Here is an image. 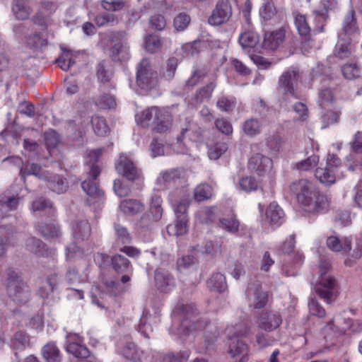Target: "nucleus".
<instances>
[{
  "label": "nucleus",
  "instance_id": "obj_25",
  "mask_svg": "<svg viewBox=\"0 0 362 362\" xmlns=\"http://www.w3.org/2000/svg\"><path fill=\"white\" fill-rule=\"evenodd\" d=\"M239 42L243 49L250 52L259 45V36L255 31L249 30L240 35Z\"/></svg>",
  "mask_w": 362,
  "mask_h": 362
},
{
  "label": "nucleus",
  "instance_id": "obj_13",
  "mask_svg": "<svg viewBox=\"0 0 362 362\" xmlns=\"http://www.w3.org/2000/svg\"><path fill=\"white\" fill-rule=\"evenodd\" d=\"M286 30L281 27L276 30L266 32L262 42V47L266 50H276L284 42Z\"/></svg>",
  "mask_w": 362,
  "mask_h": 362
},
{
  "label": "nucleus",
  "instance_id": "obj_45",
  "mask_svg": "<svg viewBox=\"0 0 362 362\" xmlns=\"http://www.w3.org/2000/svg\"><path fill=\"white\" fill-rule=\"evenodd\" d=\"M11 344L15 349H25L30 346V337L26 333L18 331L11 339Z\"/></svg>",
  "mask_w": 362,
  "mask_h": 362
},
{
  "label": "nucleus",
  "instance_id": "obj_10",
  "mask_svg": "<svg viewBox=\"0 0 362 362\" xmlns=\"http://www.w3.org/2000/svg\"><path fill=\"white\" fill-rule=\"evenodd\" d=\"M189 329L194 331L206 329L204 334L206 349L216 341L220 334V330L216 326L208 323L206 320L202 318L193 321L192 325L189 326Z\"/></svg>",
  "mask_w": 362,
  "mask_h": 362
},
{
  "label": "nucleus",
  "instance_id": "obj_47",
  "mask_svg": "<svg viewBox=\"0 0 362 362\" xmlns=\"http://www.w3.org/2000/svg\"><path fill=\"white\" fill-rule=\"evenodd\" d=\"M12 11L18 20H25L30 14V9L25 6L20 0H14L12 5Z\"/></svg>",
  "mask_w": 362,
  "mask_h": 362
},
{
  "label": "nucleus",
  "instance_id": "obj_48",
  "mask_svg": "<svg viewBox=\"0 0 362 362\" xmlns=\"http://www.w3.org/2000/svg\"><path fill=\"white\" fill-rule=\"evenodd\" d=\"M163 42L160 37L156 35H148L145 38V48L151 53H156L162 48Z\"/></svg>",
  "mask_w": 362,
  "mask_h": 362
},
{
  "label": "nucleus",
  "instance_id": "obj_63",
  "mask_svg": "<svg viewBox=\"0 0 362 362\" xmlns=\"http://www.w3.org/2000/svg\"><path fill=\"white\" fill-rule=\"evenodd\" d=\"M96 104L101 108L111 109L116 106V101L112 95L105 94L98 98Z\"/></svg>",
  "mask_w": 362,
  "mask_h": 362
},
{
  "label": "nucleus",
  "instance_id": "obj_19",
  "mask_svg": "<svg viewBox=\"0 0 362 362\" xmlns=\"http://www.w3.org/2000/svg\"><path fill=\"white\" fill-rule=\"evenodd\" d=\"M282 322L280 314L277 312L265 311L259 317V327L267 332L278 328Z\"/></svg>",
  "mask_w": 362,
  "mask_h": 362
},
{
  "label": "nucleus",
  "instance_id": "obj_4",
  "mask_svg": "<svg viewBox=\"0 0 362 362\" xmlns=\"http://www.w3.org/2000/svg\"><path fill=\"white\" fill-rule=\"evenodd\" d=\"M300 78L301 72L298 68L293 66L289 67L280 76L277 90L284 101L291 102L292 99L299 98L296 86Z\"/></svg>",
  "mask_w": 362,
  "mask_h": 362
},
{
  "label": "nucleus",
  "instance_id": "obj_56",
  "mask_svg": "<svg viewBox=\"0 0 362 362\" xmlns=\"http://www.w3.org/2000/svg\"><path fill=\"white\" fill-rule=\"evenodd\" d=\"M266 143L271 152L277 153L282 147L284 139L279 134H273L267 139Z\"/></svg>",
  "mask_w": 362,
  "mask_h": 362
},
{
  "label": "nucleus",
  "instance_id": "obj_2",
  "mask_svg": "<svg viewBox=\"0 0 362 362\" xmlns=\"http://www.w3.org/2000/svg\"><path fill=\"white\" fill-rule=\"evenodd\" d=\"M102 154L101 149L90 151L88 154V160L87 165L88 167V179L81 183L83 191L89 197L88 202L90 204L100 202L104 197V192L99 187L97 178L100 173V169L96 165V162Z\"/></svg>",
  "mask_w": 362,
  "mask_h": 362
},
{
  "label": "nucleus",
  "instance_id": "obj_53",
  "mask_svg": "<svg viewBox=\"0 0 362 362\" xmlns=\"http://www.w3.org/2000/svg\"><path fill=\"white\" fill-rule=\"evenodd\" d=\"M207 73L204 69L195 68L192 76L186 81V87L192 88L202 81L206 76Z\"/></svg>",
  "mask_w": 362,
  "mask_h": 362
},
{
  "label": "nucleus",
  "instance_id": "obj_49",
  "mask_svg": "<svg viewBox=\"0 0 362 362\" xmlns=\"http://www.w3.org/2000/svg\"><path fill=\"white\" fill-rule=\"evenodd\" d=\"M213 189L208 184H201L194 189V199L198 202H202L210 199L212 197Z\"/></svg>",
  "mask_w": 362,
  "mask_h": 362
},
{
  "label": "nucleus",
  "instance_id": "obj_28",
  "mask_svg": "<svg viewBox=\"0 0 362 362\" xmlns=\"http://www.w3.org/2000/svg\"><path fill=\"white\" fill-rule=\"evenodd\" d=\"M284 213L276 203H272L266 210V218L271 224L280 225L284 221Z\"/></svg>",
  "mask_w": 362,
  "mask_h": 362
},
{
  "label": "nucleus",
  "instance_id": "obj_58",
  "mask_svg": "<svg viewBox=\"0 0 362 362\" xmlns=\"http://www.w3.org/2000/svg\"><path fill=\"white\" fill-rule=\"evenodd\" d=\"M239 187L242 190L249 192L257 190L258 184L254 177L247 176L240 180Z\"/></svg>",
  "mask_w": 362,
  "mask_h": 362
},
{
  "label": "nucleus",
  "instance_id": "obj_50",
  "mask_svg": "<svg viewBox=\"0 0 362 362\" xmlns=\"http://www.w3.org/2000/svg\"><path fill=\"white\" fill-rule=\"evenodd\" d=\"M101 6L109 11H119L128 6V0H102Z\"/></svg>",
  "mask_w": 362,
  "mask_h": 362
},
{
  "label": "nucleus",
  "instance_id": "obj_23",
  "mask_svg": "<svg viewBox=\"0 0 362 362\" xmlns=\"http://www.w3.org/2000/svg\"><path fill=\"white\" fill-rule=\"evenodd\" d=\"M327 247L333 252H342L344 255H349L351 250V241L347 238L340 240L338 237L331 235L327 238Z\"/></svg>",
  "mask_w": 362,
  "mask_h": 362
},
{
  "label": "nucleus",
  "instance_id": "obj_5",
  "mask_svg": "<svg viewBox=\"0 0 362 362\" xmlns=\"http://www.w3.org/2000/svg\"><path fill=\"white\" fill-rule=\"evenodd\" d=\"M158 74L148 59H143L137 66L136 84L144 91L155 88L158 84Z\"/></svg>",
  "mask_w": 362,
  "mask_h": 362
},
{
  "label": "nucleus",
  "instance_id": "obj_42",
  "mask_svg": "<svg viewBox=\"0 0 362 362\" xmlns=\"http://www.w3.org/2000/svg\"><path fill=\"white\" fill-rule=\"evenodd\" d=\"M239 222L233 214L219 219L218 226L221 228L231 233H237L239 230Z\"/></svg>",
  "mask_w": 362,
  "mask_h": 362
},
{
  "label": "nucleus",
  "instance_id": "obj_44",
  "mask_svg": "<svg viewBox=\"0 0 362 362\" xmlns=\"http://www.w3.org/2000/svg\"><path fill=\"white\" fill-rule=\"evenodd\" d=\"M162 199L159 195H154L151 197L150 206V214L152 220L158 221L163 216V209L161 206Z\"/></svg>",
  "mask_w": 362,
  "mask_h": 362
},
{
  "label": "nucleus",
  "instance_id": "obj_57",
  "mask_svg": "<svg viewBox=\"0 0 362 362\" xmlns=\"http://www.w3.org/2000/svg\"><path fill=\"white\" fill-rule=\"evenodd\" d=\"M334 95L332 91L329 88H325L319 92L318 103L322 108H325L332 103Z\"/></svg>",
  "mask_w": 362,
  "mask_h": 362
},
{
  "label": "nucleus",
  "instance_id": "obj_41",
  "mask_svg": "<svg viewBox=\"0 0 362 362\" xmlns=\"http://www.w3.org/2000/svg\"><path fill=\"white\" fill-rule=\"evenodd\" d=\"M32 209L33 211H45L50 216H54L55 214L52 202L42 197L33 202Z\"/></svg>",
  "mask_w": 362,
  "mask_h": 362
},
{
  "label": "nucleus",
  "instance_id": "obj_37",
  "mask_svg": "<svg viewBox=\"0 0 362 362\" xmlns=\"http://www.w3.org/2000/svg\"><path fill=\"white\" fill-rule=\"evenodd\" d=\"M262 122L259 119L252 117L247 119L243 125L244 133L250 137L259 134L262 132Z\"/></svg>",
  "mask_w": 362,
  "mask_h": 362
},
{
  "label": "nucleus",
  "instance_id": "obj_7",
  "mask_svg": "<svg viewBox=\"0 0 362 362\" xmlns=\"http://www.w3.org/2000/svg\"><path fill=\"white\" fill-rule=\"evenodd\" d=\"M111 267L117 274H121L120 283L126 284L131 280L133 267L131 262L121 254H116L110 259Z\"/></svg>",
  "mask_w": 362,
  "mask_h": 362
},
{
  "label": "nucleus",
  "instance_id": "obj_60",
  "mask_svg": "<svg viewBox=\"0 0 362 362\" xmlns=\"http://www.w3.org/2000/svg\"><path fill=\"white\" fill-rule=\"evenodd\" d=\"M319 162V157L316 155H312L304 160L296 163V168L300 170H309L317 165Z\"/></svg>",
  "mask_w": 362,
  "mask_h": 362
},
{
  "label": "nucleus",
  "instance_id": "obj_18",
  "mask_svg": "<svg viewBox=\"0 0 362 362\" xmlns=\"http://www.w3.org/2000/svg\"><path fill=\"white\" fill-rule=\"evenodd\" d=\"M358 34V27L355 11L350 9L344 18L341 32L339 33V35H342V37L353 40Z\"/></svg>",
  "mask_w": 362,
  "mask_h": 362
},
{
  "label": "nucleus",
  "instance_id": "obj_8",
  "mask_svg": "<svg viewBox=\"0 0 362 362\" xmlns=\"http://www.w3.org/2000/svg\"><path fill=\"white\" fill-rule=\"evenodd\" d=\"M117 170L128 180L134 182L142 178V173L133 160L127 155L121 154L117 164Z\"/></svg>",
  "mask_w": 362,
  "mask_h": 362
},
{
  "label": "nucleus",
  "instance_id": "obj_16",
  "mask_svg": "<svg viewBox=\"0 0 362 362\" xmlns=\"http://www.w3.org/2000/svg\"><path fill=\"white\" fill-rule=\"evenodd\" d=\"M272 165V160L261 153L252 156L248 162L249 169L259 175H264L269 172Z\"/></svg>",
  "mask_w": 362,
  "mask_h": 362
},
{
  "label": "nucleus",
  "instance_id": "obj_54",
  "mask_svg": "<svg viewBox=\"0 0 362 362\" xmlns=\"http://www.w3.org/2000/svg\"><path fill=\"white\" fill-rule=\"evenodd\" d=\"M18 204V198L14 197L0 200V216L16 209Z\"/></svg>",
  "mask_w": 362,
  "mask_h": 362
},
{
  "label": "nucleus",
  "instance_id": "obj_62",
  "mask_svg": "<svg viewBox=\"0 0 362 362\" xmlns=\"http://www.w3.org/2000/svg\"><path fill=\"white\" fill-rule=\"evenodd\" d=\"M228 149L225 143L216 144L209 150V156L211 159L216 160L219 158Z\"/></svg>",
  "mask_w": 362,
  "mask_h": 362
},
{
  "label": "nucleus",
  "instance_id": "obj_20",
  "mask_svg": "<svg viewBox=\"0 0 362 362\" xmlns=\"http://www.w3.org/2000/svg\"><path fill=\"white\" fill-rule=\"evenodd\" d=\"M73 237L76 243L88 240L91 234V228L86 219H76L72 223Z\"/></svg>",
  "mask_w": 362,
  "mask_h": 362
},
{
  "label": "nucleus",
  "instance_id": "obj_3",
  "mask_svg": "<svg viewBox=\"0 0 362 362\" xmlns=\"http://www.w3.org/2000/svg\"><path fill=\"white\" fill-rule=\"evenodd\" d=\"M5 286L6 293L13 301L24 304L30 297V289L28 285L23 281L18 274L8 268L6 271Z\"/></svg>",
  "mask_w": 362,
  "mask_h": 362
},
{
  "label": "nucleus",
  "instance_id": "obj_6",
  "mask_svg": "<svg viewBox=\"0 0 362 362\" xmlns=\"http://www.w3.org/2000/svg\"><path fill=\"white\" fill-rule=\"evenodd\" d=\"M245 296L250 308L261 309L267 304L268 293L262 289L261 283L257 279L250 280Z\"/></svg>",
  "mask_w": 362,
  "mask_h": 362
},
{
  "label": "nucleus",
  "instance_id": "obj_61",
  "mask_svg": "<svg viewBox=\"0 0 362 362\" xmlns=\"http://www.w3.org/2000/svg\"><path fill=\"white\" fill-rule=\"evenodd\" d=\"M344 78L351 80L359 76V69L356 64H346L341 68Z\"/></svg>",
  "mask_w": 362,
  "mask_h": 362
},
{
  "label": "nucleus",
  "instance_id": "obj_59",
  "mask_svg": "<svg viewBox=\"0 0 362 362\" xmlns=\"http://www.w3.org/2000/svg\"><path fill=\"white\" fill-rule=\"evenodd\" d=\"M277 13L276 7L272 2H267L259 11L260 16L267 21L273 18Z\"/></svg>",
  "mask_w": 362,
  "mask_h": 362
},
{
  "label": "nucleus",
  "instance_id": "obj_55",
  "mask_svg": "<svg viewBox=\"0 0 362 362\" xmlns=\"http://www.w3.org/2000/svg\"><path fill=\"white\" fill-rule=\"evenodd\" d=\"M191 18L190 16L185 13H180L174 18V28L177 31H183L189 25Z\"/></svg>",
  "mask_w": 362,
  "mask_h": 362
},
{
  "label": "nucleus",
  "instance_id": "obj_1",
  "mask_svg": "<svg viewBox=\"0 0 362 362\" xmlns=\"http://www.w3.org/2000/svg\"><path fill=\"white\" fill-rule=\"evenodd\" d=\"M290 190L296 195L300 207L308 213H324L329 206L328 197L321 194L313 183L306 179L293 182L290 185Z\"/></svg>",
  "mask_w": 362,
  "mask_h": 362
},
{
  "label": "nucleus",
  "instance_id": "obj_15",
  "mask_svg": "<svg viewBox=\"0 0 362 362\" xmlns=\"http://www.w3.org/2000/svg\"><path fill=\"white\" fill-rule=\"evenodd\" d=\"M322 9H317L313 11L315 20L317 23L313 32L322 33L325 31V26L329 17L328 11L334 8L337 5L336 0H322L320 1Z\"/></svg>",
  "mask_w": 362,
  "mask_h": 362
},
{
  "label": "nucleus",
  "instance_id": "obj_52",
  "mask_svg": "<svg viewBox=\"0 0 362 362\" xmlns=\"http://www.w3.org/2000/svg\"><path fill=\"white\" fill-rule=\"evenodd\" d=\"M235 104L236 100L233 97L222 96L220 97L216 102L217 107L220 110L227 112L232 111L234 109Z\"/></svg>",
  "mask_w": 362,
  "mask_h": 362
},
{
  "label": "nucleus",
  "instance_id": "obj_22",
  "mask_svg": "<svg viewBox=\"0 0 362 362\" xmlns=\"http://www.w3.org/2000/svg\"><path fill=\"white\" fill-rule=\"evenodd\" d=\"M338 37L334 51V56L339 59L351 57L354 54L353 40L342 37V35H338Z\"/></svg>",
  "mask_w": 362,
  "mask_h": 362
},
{
  "label": "nucleus",
  "instance_id": "obj_31",
  "mask_svg": "<svg viewBox=\"0 0 362 362\" xmlns=\"http://www.w3.org/2000/svg\"><path fill=\"white\" fill-rule=\"evenodd\" d=\"M216 86L214 81H211L206 86L197 90L192 98V102L195 105H199L204 100H208L211 98L214 90Z\"/></svg>",
  "mask_w": 362,
  "mask_h": 362
},
{
  "label": "nucleus",
  "instance_id": "obj_35",
  "mask_svg": "<svg viewBox=\"0 0 362 362\" xmlns=\"http://www.w3.org/2000/svg\"><path fill=\"white\" fill-rule=\"evenodd\" d=\"M218 214L216 206H204L197 212L196 216L200 222L209 223L216 219Z\"/></svg>",
  "mask_w": 362,
  "mask_h": 362
},
{
  "label": "nucleus",
  "instance_id": "obj_64",
  "mask_svg": "<svg viewBox=\"0 0 362 362\" xmlns=\"http://www.w3.org/2000/svg\"><path fill=\"white\" fill-rule=\"evenodd\" d=\"M310 313L318 317H324L326 315L325 309L314 298H311L308 303Z\"/></svg>",
  "mask_w": 362,
  "mask_h": 362
},
{
  "label": "nucleus",
  "instance_id": "obj_17",
  "mask_svg": "<svg viewBox=\"0 0 362 362\" xmlns=\"http://www.w3.org/2000/svg\"><path fill=\"white\" fill-rule=\"evenodd\" d=\"M154 281L156 288L163 293L170 292L175 285L173 276L163 268H158L155 271Z\"/></svg>",
  "mask_w": 362,
  "mask_h": 362
},
{
  "label": "nucleus",
  "instance_id": "obj_14",
  "mask_svg": "<svg viewBox=\"0 0 362 362\" xmlns=\"http://www.w3.org/2000/svg\"><path fill=\"white\" fill-rule=\"evenodd\" d=\"M336 287V279L332 276H325L320 277L319 282L315 286V291L320 298L329 303L334 294Z\"/></svg>",
  "mask_w": 362,
  "mask_h": 362
},
{
  "label": "nucleus",
  "instance_id": "obj_26",
  "mask_svg": "<svg viewBox=\"0 0 362 362\" xmlns=\"http://www.w3.org/2000/svg\"><path fill=\"white\" fill-rule=\"evenodd\" d=\"M315 176L321 183L326 185H331L335 182L338 175L336 172H334V168L326 166L324 168H317L315 172Z\"/></svg>",
  "mask_w": 362,
  "mask_h": 362
},
{
  "label": "nucleus",
  "instance_id": "obj_43",
  "mask_svg": "<svg viewBox=\"0 0 362 362\" xmlns=\"http://www.w3.org/2000/svg\"><path fill=\"white\" fill-rule=\"evenodd\" d=\"M103 284L105 286L107 292L114 296L122 295L127 290V286L125 284L122 285L116 280H105L103 281Z\"/></svg>",
  "mask_w": 362,
  "mask_h": 362
},
{
  "label": "nucleus",
  "instance_id": "obj_46",
  "mask_svg": "<svg viewBox=\"0 0 362 362\" xmlns=\"http://www.w3.org/2000/svg\"><path fill=\"white\" fill-rule=\"evenodd\" d=\"M141 353L136 344L132 342L127 343L122 349L124 357L134 362H136L140 359Z\"/></svg>",
  "mask_w": 362,
  "mask_h": 362
},
{
  "label": "nucleus",
  "instance_id": "obj_12",
  "mask_svg": "<svg viewBox=\"0 0 362 362\" xmlns=\"http://www.w3.org/2000/svg\"><path fill=\"white\" fill-rule=\"evenodd\" d=\"M113 36L118 39V42H115L110 50L111 59L115 62L127 59L129 58V46L125 40V33H115Z\"/></svg>",
  "mask_w": 362,
  "mask_h": 362
},
{
  "label": "nucleus",
  "instance_id": "obj_32",
  "mask_svg": "<svg viewBox=\"0 0 362 362\" xmlns=\"http://www.w3.org/2000/svg\"><path fill=\"white\" fill-rule=\"evenodd\" d=\"M39 230L46 239H58L62 235L59 226L54 222L42 223L39 226Z\"/></svg>",
  "mask_w": 362,
  "mask_h": 362
},
{
  "label": "nucleus",
  "instance_id": "obj_33",
  "mask_svg": "<svg viewBox=\"0 0 362 362\" xmlns=\"http://www.w3.org/2000/svg\"><path fill=\"white\" fill-rule=\"evenodd\" d=\"M20 175L23 178L26 175H35L44 180L47 178L48 172H42L41 167L36 163H27L21 168Z\"/></svg>",
  "mask_w": 362,
  "mask_h": 362
},
{
  "label": "nucleus",
  "instance_id": "obj_24",
  "mask_svg": "<svg viewBox=\"0 0 362 362\" xmlns=\"http://www.w3.org/2000/svg\"><path fill=\"white\" fill-rule=\"evenodd\" d=\"M295 26L303 40L309 42L311 40V28L307 22L305 16L295 13Z\"/></svg>",
  "mask_w": 362,
  "mask_h": 362
},
{
  "label": "nucleus",
  "instance_id": "obj_11",
  "mask_svg": "<svg viewBox=\"0 0 362 362\" xmlns=\"http://www.w3.org/2000/svg\"><path fill=\"white\" fill-rule=\"evenodd\" d=\"M66 350L76 358H87L90 356L88 349L83 344L82 339L76 334L69 333L66 335Z\"/></svg>",
  "mask_w": 362,
  "mask_h": 362
},
{
  "label": "nucleus",
  "instance_id": "obj_40",
  "mask_svg": "<svg viewBox=\"0 0 362 362\" xmlns=\"http://www.w3.org/2000/svg\"><path fill=\"white\" fill-rule=\"evenodd\" d=\"M229 352L231 356H238L241 354H248L247 345L238 337H230Z\"/></svg>",
  "mask_w": 362,
  "mask_h": 362
},
{
  "label": "nucleus",
  "instance_id": "obj_39",
  "mask_svg": "<svg viewBox=\"0 0 362 362\" xmlns=\"http://www.w3.org/2000/svg\"><path fill=\"white\" fill-rule=\"evenodd\" d=\"M207 286L211 291L223 292L227 288L226 278L221 273H215L207 281Z\"/></svg>",
  "mask_w": 362,
  "mask_h": 362
},
{
  "label": "nucleus",
  "instance_id": "obj_38",
  "mask_svg": "<svg viewBox=\"0 0 362 362\" xmlns=\"http://www.w3.org/2000/svg\"><path fill=\"white\" fill-rule=\"evenodd\" d=\"M188 230V218H176L175 225H168L167 231L171 235H183Z\"/></svg>",
  "mask_w": 362,
  "mask_h": 362
},
{
  "label": "nucleus",
  "instance_id": "obj_30",
  "mask_svg": "<svg viewBox=\"0 0 362 362\" xmlns=\"http://www.w3.org/2000/svg\"><path fill=\"white\" fill-rule=\"evenodd\" d=\"M160 116H162L161 110L157 107H151L144 110L137 117V120L140 122L142 125H148L149 122H153L156 120L160 119Z\"/></svg>",
  "mask_w": 362,
  "mask_h": 362
},
{
  "label": "nucleus",
  "instance_id": "obj_36",
  "mask_svg": "<svg viewBox=\"0 0 362 362\" xmlns=\"http://www.w3.org/2000/svg\"><path fill=\"white\" fill-rule=\"evenodd\" d=\"M26 248L31 252L39 255L45 256L48 255V250L46 245L40 239L31 237L26 241Z\"/></svg>",
  "mask_w": 362,
  "mask_h": 362
},
{
  "label": "nucleus",
  "instance_id": "obj_9",
  "mask_svg": "<svg viewBox=\"0 0 362 362\" xmlns=\"http://www.w3.org/2000/svg\"><path fill=\"white\" fill-rule=\"evenodd\" d=\"M232 16V8L228 0L217 2L211 15L208 19L209 24L219 25L227 22Z\"/></svg>",
  "mask_w": 362,
  "mask_h": 362
},
{
  "label": "nucleus",
  "instance_id": "obj_21",
  "mask_svg": "<svg viewBox=\"0 0 362 362\" xmlns=\"http://www.w3.org/2000/svg\"><path fill=\"white\" fill-rule=\"evenodd\" d=\"M185 176L186 171L184 168H173L162 173L158 180L166 186L170 187L180 183L181 180L185 178Z\"/></svg>",
  "mask_w": 362,
  "mask_h": 362
},
{
  "label": "nucleus",
  "instance_id": "obj_34",
  "mask_svg": "<svg viewBox=\"0 0 362 362\" xmlns=\"http://www.w3.org/2000/svg\"><path fill=\"white\" fill-rule=\"evenodd\" d=\"M44 358L47 362H61L62 355L59 348L54 343L49 342L45 345L42 350Z\"/></svg>",
  "mask_w": 362,
  "mask_h": 362
},
{
  "label": "nucleus",
  "instance_id": "obj_27",
  "mask_svg": "<svg viewBox=\"0 0 362 362\" xmlns=\"http://www.w3.org/2000/svg\"><path fill=\"white\" fill-rule=\"evenodd\" d=\"M120 210L129 215H135L144 210V205L137 199H127L120 202Z\"/></svg>",
  "mask_w": 362,
  "mask_h": 362
},
{
  "label": "nucleus",
  "instance_id": "obj_51",
  "mask_svg": "<svg viewBox=\"0 0 362 362\" xmlns=\"http://www.w3.org/2000/svg\"><path fill=\"white\" fill-rule=\"evenodd\" d=\"M91 123L95 133L99 136H105L109 131L103 117L94 116L91 119Z\"/></svg>",
  "mask_w": 362,
  "mask_h": 362
},
{
  "label": "nucleus",
  "instance_id": "obj_29",
  "mask_svg": "<svg viewBox=\"0 0 362 362\" xmlns=\"http://www.w3.org/2000/svg\"><path fill=\"white\" fill-rule=\"evenodd\" d=\"M45 180L48 182V187L58 194L64 193L68 189V182L61 175L51 176L48 173V177Z\"/></svg>",
  "mask_w": 362,
  "mask_h": 362
}]
</instances>
